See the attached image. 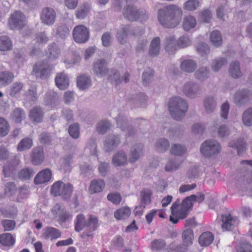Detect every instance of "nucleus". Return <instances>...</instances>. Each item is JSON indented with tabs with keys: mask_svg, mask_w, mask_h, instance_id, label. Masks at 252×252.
Masks as SVG:
<instances>
[{
	"mask_svg": "<svg viewBox=\"0 0 252 252\" xmlns=\"http://www.w3.org/2000/svg\"><path fill=\"white\" fill-rule=\"evenodd\" d=\"M77 85L81 90L88 89L92 85V80L90 76L81 74L77 78Z\"/></svg>",
	"mask_w": 252,
	"mask_h": 252,
	"instance_id": "obj_19",
	"label": "nucleus"
},
{
	"mask_svg": "<svg viewBox=\"0 0 252 252\" xmlns=\"http://www.w3.org/2000/svg\"><path fill=\"white\" fill-rule=\"evenodd\" d=\"M44 160L43 151L42 147H38L32 152V164L38 165Z\"/></svg>",
	"mask_w": 252,
	"mask_h": 252,
	"instance_id": "obj_33",
	"label": "nucleus"
},
{
	"mask_svg": "<svg viewBox=\"0 0 252 252\" xmlns=\"http://www.w3.org/2000/svg\"><path fill=\"white\" fill-rule=\"evenodd\" d=\"M143 145L138 144L133 146L130 151L129 161L134 163L142 155Z\"/></svg>",
	"mask_w": 252,
	"mask_h": 252,
	"instance_id": "obj_23",
	"label": "nucleus"
},
{
	"mask_svg": "<svg viewBox=\"0 0 252 252\" xmlns=\"http://www.w3.org/2000/svg\"><path fill=\"white\" fill-rule=\"evenodd\" d=\"M210 70L207 66L200 67L195 72V78L201 81H203L209 78Z\"/></svg>",
	"mask_w": 252,
	"mask_h": 252,
	"instance_id": "obj_34",
	"label": "nucleus"
},
{
	"mask_svg": "<svg viewBox=\"0 0 252 252\" xmlns=\"http://www.w3.org/2000/svg\"><path fill=\"white\" fill-rule=\"evenodd\" d=\"M180 67L181 69L184 72L192 73L197 67V63L192 60L186 59L181 63Z\"/></svg>",
	"mask_w": 252,
	"mask_h": 252,
	"instance_id": "obj_21",
	"label": "nucleus"
},
{
	"mask_svg": "<svg viewBox=\"0 0 252 252\" xmlns=\"http://www.w3.org/2000/svg\"><path fill=\"white\" fill-rule=\"evenodd\" d=\"M180 204V200L179 199H178L175 202H174L170 209L171 210V215L170 217V221L173 222L174 224L177 223L179 219V217L176 216L177 214V211L176 210L178 208Z\"/></svg>",
	"mask_w": 252,
	"mask_h": 252,
	"instance_id": "obj_45",
	"label": "nucleus"
},
{
	"mask_svg": "<svg viewBox=\"0 0 252 252\" xmlns=\"http://www.w3.org/2000/svg\"><path fill=\"white\" fill-rule=\"evenodd\" d=\"M221 228L223 230L230 231L236 227L239 220L237 217L233 216L230 214H222L221 215Z\"/></svg>",
	"mask_w": 252,
	"mask_h": 252,
	"instance_id": "obj_11",
	"label": "nucleus"
},
{
	"mask_svg": "<svg viewBox=\"0 0 252 252\" xmlns=\"http://www.w3.org/2000/svg\"><path fill=\"white\" fill-rule=\"evenodd\" d=\"M91 9V5L88 2L81 4L76 11V16L77 19H83L88 14Z\"/></svg>",
	"mask_w": 252,
	"mask_h": 252,
	"instance_id": "obj_25",
	"label": "nucleus"
},
{
	"mask_svg": "<svg viewBox=\"0 0 252 252\" xmlns=\"http://www.w3.org/2000/svg\"><path fill=\"white\" fill-rule=\"evenodd\" d=\"M182 163V161L177 159H170L165 166V170L167 172H172L179 168Z\"/></svg>",
	"mask_w": 252,
	"mask_h": 252,
	"instance_id": "obj_55",
	"label": "nucleus"
},
{
	"mask_svg": "<svg viewBox=\"0 0 252 252\" xmlns=\"http://www.w3.org/2000/svg\"><path fill=\"white\" fill-rule=\"evenodd\" d=\"M127 155L123 151H119L112 158V162L115 166H122L127 163Z\"/></svg>",
	"mask_w": 252,
	"mask_h": 252,
	"instance_id": "obj_18",
	"label": "nucleus"
},
{
	"mask_svg": "<svg viewBox=\"0 0 252 252\" xmlns=\"http://www.w3.org/2000/svg\"><path fill=\"white\" fill-rule=\"evenodd\" d=\"M56 12L51 7H46L42 9L40 19L42 22L47 25L50 26L54 24L56 19Z\"/></svg>",
	"mask_w": 252,
	"mask_h": 252,
	"instance_id": "obj_12",
	"label": "nucleus"
},
{
	"mask_svg": "<svg viewBox=\"0 0 252 252\" xmlns=\"http://www.w3.org/2000/svg\"><path fill=\"white\" fill-rule=\"evenodd\" d=\"M14 78L13 73L10 71L0 72V87L5 86L11 83Z\"/></svg>",
	"mask_w": 252,
	"mask_h": 252,
	"instance_id": "obj_26",
	"label": "nucleus"
},
{
	"mask_svg": "<svg viewBox=\"0 0 252 252\" xmlns=\"http://www.w3.org/2000/svg\"><path fill=\"white\" fill-rule=\"evenodd\" d=\"M52 172L50 169L46 168L39 171L34 179L35 185L45 184L49 182L52 178Z\"/></svg>",
	"mask_w": 252,
	"mask_h": 252,
	"instance_id": "obj_16",
	"label": "nucleus"
},
{
	"mask_svg": "<svg viewBox=\"0 0 252 252\" xmlns=\"http://www.w3.org/2000/svg\"><path fill=\"white\" fill-rule=\"evenodd\" d=\"M31 146L32 139L28 138H25L18 144L17 150L19 151H23L30 149Z\"/></svg>",
	"mask_w": 252,
	"mask_h": 252,
	"instance_id": "obj_64",
	"label": "nucleus"
},
{
	"mask_svg": "<svg viewBox=\"0 0 252 252\" xmlns=\"http://www.w3.org/2000/svg\"><path fill=\"white\" fill-rule=\"evenodd\" d=\"M168 108L172 118L177 121L183 119L188 109L185 99L180 96L172 97L168 102Z\"/></svg>",
	"mask_w": 252,
	"mask_h": 252,
	"instance_id": "obj_2",
	"label": "nucleus"
},
{
	"mask_svg": "<svg viewBox=\"0 0 252 252\" xmlns=\"http://www.w3.org/2000/svg\"><path fill=\"white\" fill-rule=\"evenodd\" d=\"M210 40L212 44L216 47L220 46L222 43V36L220 32L217 30L214 31L211 33Z\"/></svg>",
	"mask_w": 252,
	"mask_h": 252,
	"instance_id": "obj_37",
	"label": "nucleus"
},
{
	"mask_svg": "<svg viewBox=\"0 0 252 252\" xmlns=\"http://www.w3.org/2000/svg\"><path fill=\"white\" fill-rule=\"evenodd\" d=\"M214 237L210 231L202 233L199 237V243L201 246L207 247L212 244Z\"/></svg>",
	"mask_w": 252,
	"mask_h": 252,
	"instance_id": "obj_24",
	"label": "nucleus"
},
{
	"mask_svg": "<svg viewBox=\"0 0 252 252\" xmlns=\"http://www.w3.org/2000/svg\"><path fill=\"white\" fill-rule=\"evenodd\" d=\"M153 192L151 190L147 189H144L140 192L141 202L144 205L151 202V196ZM141 207L145 208V205H141Z\"/></svg>",
	"mask_w": 252,
	"mask_h": 252,
	"instance_id": "obj_52",
	"label": "nucleus"
},
{
	"mask_svg": "<svg viewBox=\"0 0 252 252\" xmlns=\"http://www.w3.org/2000/svg\"><path fill=\"white\" fill-rule=\"evenodd\" d=\"M196 25V19L191 15L186 16L183 21V28L186 31H189L194 28Z\"/></svg>",
	"mask_w": 252,
	"mask_h": 252,
	"instance_id": "obj_41",
	"label": "nucleus"
},
{
	"mask_svg": "<svg viewBox=\"0 0 252 252\" xmlns=\"http://www.w3.org/2000/svg\"><path fill=\"white\" fill-rule=\"evenodd\" d=\"M242 119L245 126H252V107L247 109L244 112Z\"/></svg>",
	"mask_w": 252,
	"mask_h": 252,
	"instance_id": "obj_51",
	"label": "nucleus"
},
{
	"mask_svg": "<svg viewBox=\"0 0 252 252\" xmlns=\"http://www.w3.org/2000/svg\"><path fill=\"white\" fill-rule=\"evenodd\" d=\"M192 198H195L194 194L188 196L183 200L180 208L178 210L176 215V216L179 217V219H184L188 216L190 210L193 206L192 202H193V200L192 199Z\"/></svg>",
	"mask_w": 252,
	"mask_h": 252,
	"instance_id": "obj_8",
	"label": "nucleus"
},
{
	"mask_svg": "<svg viewBox=\"0 0 252 252\" xmlns=\"http://www.w3.org/2000/svg\"><path fill=\"white\" fill-rule=\"evenodd\" d=\"M226 63V60L223 58H218L213 61L211 67L215 72L218 71L220 68Z\"/></svg>",
	"mask_w": 252,
	"mask_h": 252,
	"instance_id": "obj_61",
	"label": "nucleus"
},
{
	"mask_svg": "<svg viewBox=\"0 0 252 252\" xmlns=\"http://www.w3.org/2000/svg\"><path fill=\"white\" fill-rule=\"evenodd\" d=\"M120 143V139L118 135H109L104 143L106 151L109 152L112 151Z\"/></svg>",
	"mask_w": 252,
	"mask_h": 252,
	"instance_id": "obj_20",
	"label": "nucleus"
},
{
	"mask_svg": "<svg viewBox=\"0 0 252 252\" xmlns=\"http://www.w3.org/2000/svg\"><path fill=\"white\" fill-rule=\"evenodd\" d=\"M126 5L123 9V15L126 20L133 22L139 19L145 20L148 19L149 14L146 10L139 9L131 4V0H126Z\"/></svg>",
	"mask_w": 252,
	"mask_h": 252,
	"instance_id": "obj_3",
	"label": "nucleus"
},
{
	"mask_svg": "<svg viewBox=\"0 0 252 252\" xmlns=\"http://www.w3.org/2000/svg\"><path fill=\"white\" fill-rule=\"evenodd\" d=\"M191 41L187 35L181 36L177 41V45L179 48H184L191 45Z\"/></svg>",
	"mask_w": 252,
	"mask_h": 252,
	"instance_id": "obj_59",
	"label": "nucleus"
},
{
	"mask_svg": "<svg viewBox=\"0 0 252 252\" xmlns=\"http://www.w3.org/2000/svg\"><path fill=\"white\" fill-rule=\"evenodd\" d=\"M111 124L107 121H102L99 122L97 126L96 130L99 134H104L109 129Z\"/></svg>",
	"mask_w": 252,
	"mask_h": 252,
	"instance_id": "obj_63",
	"label": "nucleus"
},
{
	"mask_svg": "<svg viewBox=\"0 0 252 252\" xmlns=\"http://www.w3.org/2000/svg\"><path fill=\"white\" fill-rule=\"evenodd\" d=\"M251 92L248 90H242L237 91L234 96V101L235 104L241 106L249 102L251 95Z\"/></svg>",
	"mask_w": 252,
	"mask_h": 252,
	"instance_id": "obj_15",
	"label": "nucleus"
},
{
	"mask_svg": "<svg viewBox=\"0 0 252 252\" xmlns=\"http://www.w3.org/2000/svg\"><path fill=\"white\" fill-rule=\"evenodd\" d=\"M200 90L199 85L193 81H189L187 82L183 86L182 91L183 93L188 97L195 98Z\"/></svg>",
	"mask_w": 252,
	"mask_h": 252,
	"instance_id": "obj_10",
	"label": "nucleus"
},
{
	"mask_svg": "<svg viewBox=\"0 0 252 252\" xmlns=\"http://www.w3.org/2000/svg\"><path fill=\"white\" fill-rule=\"evenodd\" d=\"M49 40V37L45 32H38L35 33L34 41L38 45H44Z\"/></svg>",
	"mask_w": 252,
	"mask_h": 252,
	"instance_id": "obj_42",
	"label": "nucleus"
},
{
	"mask_svg": "<svg viewBox=\"0 0 252 252\" xmlns=\"http://www.w3.org/2000/svg\"><path fill=\"white\" fill-rule=\"evenodd\" d=\"M56 86L60 90H65L69 86V78L63 72L59 73L55 78Z\"/></svg>",
	"mask_w": 252,
	"mask_h": 252,
	"instance_id": "obj_17",
	"label": "nucleus"
},
{
	"mask_svg": "<svg viewBox=\"0 0 252 252\" xmlns=\"http://www.w3.org/2000/svg\"><path fill=\"white\" fill-rule=\"evenodd\" d=\"M160 50V39L159 37L154 38L151 41L149 50V54L151 57L158 56Z\"/></svg>",
	"mask_w": 252,
	"mask_h": 252,
	"instance_id": "obj_28",
	"label": "nucleus"
},
{
	"mask_svg": "<svg viewBox=\"0 0 252 252\" xmlns=\"http://www.w3.org/2000/svg\"><path fill=\"white\" fill-rule=\"evenodd\" d=\"M60 54V50L58 45L55 43L50 44L48 46L46 55L50 59H57Z\"/></svg>",
	"mask_w": 252,
	"mask_h": 252,
	"instance_id": "obj_27",
	"label": "nucleus"
},
{
	"mask_svg": "<svg viewBox=\"0 0 252 252\" xmlns=\"http://www.w3.org/2000/svg\"><path fill=\"white\" fill-rule=\"evenodd\" d=\"M25 118V114L20 108L14 110L12 115V119L15 123H20Z\"/></svg>",
	"mask_w": 252,
	"mask_h": 252,
	"instance_id": "obj_57",
	"label": "nucleus"
},
{
	"mask_svg": "<svg viewBox=\"0 0 252 252\" xmlns=\"http://www.w3.org/2000/svg\"><path fill=\"white\" fill-rule=\"evenodd\" d=\"M32 122L35 123H41L43 119L44 112L42 108L39 106H35L32 108Z\"/></svg>",
	"mask_w": 252,
	"mask_h": 252,
	"instance_id": "obj_43",
	"label": "nucleus"
},
{
	"mask_svg": "<svg viewBox=\"0 0 252 252\" xmlns=\"http://www.w3.org/2000/svg\"><path fill=\"white\" fill-rule=\"evenodd\" d=\"M203 104L206 111L208 113L213 112L217 105L216 100L212 95H208L205 97L204 99Z\"/></svg>",
	"mask_w": 252,
	"mask_h": 252,
	"instance_id": "obj_30",
	"label": "nucleus"
},
{
	"mask_svg": "<svg viewBox=\"0 0 252 252\" xmlns=\"http://www.w3.org/2000/svg\"><path fill=\"white\" fill-rule=\"evenodd\" d=\"M8 26L11 30H20L27 24V20L21 11H15L11 14L8 19Z\"/></svg>",
	"mask_w": 252,
	"mask_h": 252,
	"instance_id": "obj_4",
	"label": "nucleus"
},
{
	"mask_svg": "<svg viewBox=\"0 0 252 252\" xmlns=\"http://www.w3.org/2000/svg\"><path fill=\"white\" fill-rule=\"evenodd\" d=\"M182 237L184 243L189 246L192 245L194 238L193 232L192 229L189 228L184 230Z\"/></svg>",
	"mask_w": 252,
	"mask_h": 252,
	"instance_id": "obj_49",
	"label": "nucleus"
},
{
	"mask_svg": "<svg viewBox=\"0 0 252 252\" xmlns=\"http://www.w3.org/2000/svg\"><path fill=\"white\" fill-rule=\"evenodd\" d=\"M229 146L233 148H235L237 150L238 155H241L245 149L246 143L243 139H238L236 141H230L229 143Z\"/></svg>",
	"mask_w": 252,
	"mask_h": 252,
	"instance_id": "obj_38",
	"label": "nucleus"
},
{
	"mask_svg": "<svg viewBox=\"0 0 252 252\" xmlns=\"http://www.w3.org/2000/svg\"><path fill=\"white\" fill-rule=\"evenodd\" d=\"M105 187V183L101 179L94 180L91 182L89 190L92 193L101 192Z\"/></svg>",
	"mask_w": 252,
	"mask_h": 252,
	"instance_id": "obj_35",
	"label": "nucleus"
},
{
	"mask_svg": "<svg viewBox=\"0 0 252 252\" xmlns=\"http://www.w3.org/2000/svg\"><path fill=\"white\" fill-rule=\"evenodd\" d=\"M200 3L199 0H188L184 4V9L187 11H194L199 6Z\"/></svg>",
	"mask_w": 252,
	"mask_h": 252,
	"instance_id": "obj_56",
	"label": "nucleus"
},
{
	"mask_svg": "<svg viewBox=\"0 0 252 252\" xmlns=\"http://www.w3.org/2000/svg\"><path fill=\"white\" fill-rule=\"evenodd\" d=\"M92 70L94 74L99 77L107 75L109 71L106 61L103 59H97L93 63Z\"/></svg>",
	"mask_w": 252,
	"mask_h": 252,
	"instance_id": "obj_7",
	"label": "nucleus"
},
{
	"mask_svg": "<svg viewBox=\"0 0 252 252\" xmlns=\"http://www.w3.org/2000/svg\"><path fill=\"white\" fill-rule=\"evenodd\" d=\"M130 214L131 210L130 208L125 206L116 210L114 213V217L117 220H122L128 218Z\"/></svg>",
	"mask_w": 252,
	"mask_h": 252,
	"instance_id": "obj_32",
	"label": "nucleus"
},
{
	"mask_svg": "<svg viewBox=\"0 0 252 252\" xmlns=\"http://www.w3.org/2000/svg\"><path fill=\"white\" fill-rule=\"evenodd\" d=\"M116 122L118 126L122 131H126L127 127L130 126L126 117L123 114H120L118 115L116 118Z\"/></svg>",
	"mask_w": 252,
	"mask_h": 252,
	"instance_id": "obj_48",
	"label": "nucleus"
},
{
	"mask_svg": "<svg viewBox=\"0 0 252 252\" xmlns=\"http://www.w3.org/2000/svg\"><path fill=\"white\" fill-rule=\"evenodd\" d=\"M107 75L108 79L116 86L120 84L123 80L119 72L115 69H112L109 71Z\"/></svg>",
	"mask_w": 252,
	"mask_h": 252,
	"instance_id": "obj_36",
	"label": "nucleus"
},
{
	"mask_svg": "<svg viewBox=\"0 0 252 252\" xmlns=\"http://www.w3.org/2000/svg\"><path fill=\"white\" fill-rule=\"evenodd\" d=\"M15 242L13 235L9 233H4L0 235V244L6 247H12Z\"/></svg>",
	"mask_w": 252,
	"mask_h": 252,
	"instance_id": "obj_31",
	"label": "nucleus"
},
{
	"mask_svg": "<svg viewBox=\"0 0 252 252\" xmlns=\"http://www.w3.org/2000/svg\"><path fill=\"white\" fill-rule=\"evenodd\" d=\"M183 15L182 9L175 4H169L160 8L158 11V21L163 26L173 28L180 23Z\"/></svg>",
	"mask_w": 252,
	"mask_h": 252,
	"instance_id": "obj_1",
	"label": "nucleus"
},
{
	"mask_svg": "<svg viewBox=\"0 0 252 252\" xmlns=\"http://www.w3.org/2000/svg\"><path fill=\"white\" fill-rule=\"evenodd\" d=\"M186 148L181 144H175L171 146L170 153L177 156H181L186 152Z\"/></svg>",
	"mask_w": 252,
	"mask_h": 252,
	"instance_id": "obj_54",
	"label": "nucleus"
},
{
	"mask_svg": "<svg viewBox=\"0 0 252 252\" xmlns=\"http://www.w3.org/2000/svg\"><path fill=\"white\" fill-rule=\"evenodd\" d=\"M98 226V220L96 217L90 215L87 220L86 228L90 232H92L96 230Z\"/></svg>",
	"mask_w": 252,
	"mask_h": 252,
	"instance_id": "obj_39",
	"label": "nucleus"
},
{
	"mask_svg": "<svg viewBox=\"0 0 252 252\" xmlns=\"http://www.w3.org/2000/svg\"><path fill=\"white\" fill-rule=\"evenodd\" d=\"M73 191V186L69 183L65 184L63 189L62 191L61 196L64 199H68L70 198Z\"/></svg>",
	"mask_w": 252,
	"mask_h": 252,
	"instance_id": "obj_62",
	"label": "nucleus"
},
{
	"mask_svg": "<svg viewBox=\"0 0 252 252\" xmlns=\"http://www.w3.org/2000/svg\"><path fill=\"white\" fill-rule=\"evenodd\" d=\"M134 34L135 31L131 25H123L118 31L116 37L118 41L121 44H123L126 43V38L128 35H133Z\"/></svg>",
	"mask_w": 252,
	"mask_h": 252,
	"instance_id": "obj_13",
	"label": "nucleus"
},
{
	"mask_svg": "<svg viewBox=\"0 0 252 252\" xmlns=\"http://www.w3.org/2000/svg\"><path fill=\"white\" fill-rule=\"evenodd\" d=\"M177 42L174 36L166 38L165 42V50L169 53H173L177 49Z\"/></svg>",
	"mask_w": 252,
	"mask_h": 252,
	"instance_id": "obj_53",
	"label": "nucleus"
},
{
	"mask_svg": "<svg viewBox=\"0 0 252 252\" xmlns=\"http://www.w3.org/2000/svg\"><path fill=\"white\" fill-rule=\"evenodd\" d=\"M124 247V239L120 235L117 236L111 242V249L113 250L121 251Z\"/></svg>",
	"mask_w": 252,
	"mask_h": 252,
	"instance_id": "obj_50",
	"label": "nucleus"
},
{
	"mask_svg": "<svg viewBox=\"0 0 252 252\" xmlns=\"http://www.w3.org/2000/svg\"><path fill=\"white\" fill-rule=\"evenodd\" d=\"M229 72L234 78H239L242 76L240 63L238 61L232 62L229 66Z\"/></svg>",
	"mask_w": 252,
	"mask_h": 252,
	"instance_id": "obj_29",
	"label": "nucleus"
},
{
	"mask_svg": "<svg viewBox=\"0 0 252 252\" xmlns=\"http://www.w3.org/2000/svg\"><path fill=\"white\" fill-rule=\"evenodd\" d=\"M12 48V44L10 38L7 36L0 37V50L8 51Z\"/></svg>",
	"mask_w": 252,
	"mask_h": 252,
	"instance_id": "obj_47",
	"label": "nucleus"
},
{
	"mask_svg": "<svg viewBox=\"0 0 252 252\" xmlns=\"http://www.w3.org/2000/svg\"><path fill=\"white\" fill-rule=\"evenodd\" d=\"M65 184L59 181L54 183L51 187V192L54 196H61L62 191L63 189Z\"/></svg>",
	"mask_w": 252,
	"mask_h": 252,
	"instance_id": "obj_46",
	"label": "nucleus"
},
{
	"mask_svg": "<svg viewBox=\"0 0 252 252\" xmlns=\"http://www.w3.org/2000/svg\"><path fill=\"white\" fill-rule=\"evenodd\" d=\"M87 220L83 214H79L77 216L75 223V230L77 232H80L85 227L86 228Z\"/></svg>",
	"mask_w": 252,
	"mask_h": 252,
	"instance_id": "obj_44",
	"label": "nucleus"
},
{
	"mask_svg": "<svg viewBox=\"0 0 252 252\" xmlns=\"http://www.w3.org/2000/svg\"><path fill=\"white\" fill-rule=\"evenodd\" d=\"M240 170L244 178L243 183L252 184V160L241 161Z\"/></svg>",
	"mask_w": 252,
	"mask_h": 252,
	"instance_id": "obj_9",
	"label": "nucleus"
},
{
	"mask_svg": "<svg viewBox=\"0 0 252 252\" xmlns=\"http://www.w3.org/2000/svg\"><path fill=\"white\" fill-rule=\"evenodd\" d=\"M50 67L46 62H38L34 65L33 71L36 77L40 78H46L48 76Z\"/></svg>",
	"mask_w": 252,
	"mask_h": 252,
	"instance_id": "obj_14",
	"label": "nucleus"
},
{
	"mask_svg": "<svg viewBox=\"0 0 252 252\" xmlns=\"http://www.w3.org/2000/svg\"><path fill=\"white\" fill-rule=\"evenodd\" d=\"M72 35L74 41L78 43H85L90 38L89 29L84 25H78L75 27Z\"/></svg>",
	"mask_w": 252,
	"mask_h": 252,
	"instance_id": "obj_6",
	"label": "nucleus"
},
{
	"mask_svg": "<svg viewBox=\"0 0 252 252\" xmlns=\"http://www.w3.org/2000/svg\"><path fill=\"white\" fill-rule=\"evenodd\" d=\"M165 246L166 243L162 239H155L151 243V249L154 251L162 250Z\"/></svg>",
	"mask_w": 252,
	"mask_h": 252,
	"instance_id": "obj_58",
	"label": "nucleus"
},
{
	"mask_svg": "<svg viewBox=\"0 0 252 252\" xmlns=\"http://www.w3.org/2000/svg\"><path fill=\"white\" fill-rule=\"evenodd\" d=\"M220 151V146L216 140H208L204 141L201 147L200 151L206 157L217 155Z\"/></svg>",
	"mask_w": 252,
	"mask_h": 252,
	"instance_id": "obj_5",
	"label": "nucleus"
},
{
	"mask_svg": "<svg viewBox=\"0 0 252 252\" xmlns=\"http://www.w3.org/2000/svg\"><path fill=\"white\" fill-rule=\"evenodd\" d=\"M61 236L59 230L52 227H47L44 229L43 237L45 239L56 240Z\"/></svg>",
	"mask_w": 252,
	"mask_h": 252,
	"instance_id": "obj_22",
	"label": "nucleus"
},
{
	"mask_svg": "<svg viewBox=\"0 0 252 252\" xmlns=\"http://www.w3.org/2000/svg\"><path fill=\"white\" fill-rule=\"evenodd\" d=\"M169 145L168 140L164 138L158 139L155 143L156 149L159 152L166 151L168 149Z\"/></svg>",
	"mask_w": 252,
	"mask_h": 252,
	"instance_id": "obj_40",
	"label": "nucleus"
},
{
	"mask_svg": "<svg viewBox=\"0 0 252 252\" xmlns=\"http://www.w3.org/2000/svg\"><path fill=\"white\" fill-rule=\"evenodd\" d=\"M212 17L211 11L208 9H205L199 12V20L204 23H209Z\"/></svg>",
	"mask_w": 252,
	"mask_h": 252,
	"instance_id": "obj_60",
	"label": "nucleus"
}]
</instances>
